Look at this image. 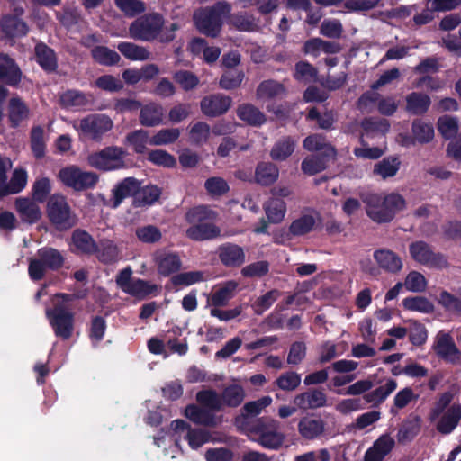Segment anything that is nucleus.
Segmentation results:
<instances>
[{
    "mask_svg": "<svg viewBox=\"0 0 461 461\" xmlns=\"http://www.w3.org/2000/svg\"><path fill=\"white\" fill-rule=\"evenodd\" d=\"M366 213L376 222H388L406 207L404 198L396 193L370 194L365 200Z\"/></svg>",
    "mask_w": 461,
    "mask_h": 461,
    "instance_id": "1",
    "label": "nucleus"
},
{
    "mask_svg": "<svg viewBox=\"0 0 461 461\" xmlns=\"http://www.w3.org/2000/svg\"><path fill=\"white\" fill-rule=\"evenodd\" d=\"M216 213L206 206H197L189 210L185 220L191 226L186 230V236L194 240L213 239L220 235V230L208 222L214 220Z\"/></svg>",
    "mask_w": 461,
    "mask_h": 461,
    "instance_id": "2",
    "label": "nucleus"
},
{
    "mask_svg": "<svg viewBox=\"0 0 461 461\" xmlns=\"http://www.w3.org/2000/svg\"><path fill=\"white\" fill-rule=\"evenodd\" d=\"M451 401V393L441 394L429 416L430 420L436 423L437 430L445 435L451 433L461 420V406L450 405Z\"/></svg>",
    "mask_w": 461,
    "mask_h": 461,
    "instance_id": "3",
    "label": "nucleus"
},
{
    "mask_svg": "<svg viewBox=\"0 0 461 461\" xmlns=\"http://www.w3.org/2000/svg\"><path fill=\"white\" fill-rule=\"evenodd\" d=\"M71 300L68 294H57L53 300L54 307L46 310V316L57 337L68 339L74 330V316L67 304Z\"/></svg>",
    "mask_w": 461,
    "mask_h": 461,
    "instance_id": "4",
    "label": "nucleus"
},
{
    "mask_svg": "<svg viewBox=\"0 0 461 461\" xmlns=\"http://www.w3.org/2000/svg\"><path fill=\"white\" fill-rule=\"evenodd\" d=\"M126 156L127 152L122 148L109 146L90 153L86 157V163L99 171H115L126 167Z\"/></svg>",
    "mask_w": 461,
    "mask_h": 461,
    "instance_id": "5",
    "label": "nucleus"
},
{
    "mask_svg": "<svg viewBox=\"0 0 461 461\" xmlns=\"http://www.w3.org/2000/svg\"><path fill=\"white\" fill-rule=\"evenodd\" d=\"M230 11V6L224 3H218L212 8L201 9L194 14V24L202 33L216 37L221 31L222 18Z\"/></svg>",
    "mask_w": 461,
    "mask_h": 461,
    "instance_id": "6",
    "label": "nucleus"
},
{
    "mask_svg": "<svg viewBox=\"0 0 461 461\" xmlns=\"http://www.w3.org/2000/svg\"><path fill=\"white\" fill-rule=\"evenodd\" d=\"M71 124L77 131L79 138L96 141H99L103 135L113 127V122L105 114H90L81 120L73 121Z\"/></svg>",
    "mask_w": 461,
    "mask_h": 461,
    "instance_id": "7",
    "label": "nucleus"
},
{
    "mask_svg": "<svg viewBox=\"0 0 461 461\" xmlns=\"http://www.w3.org/2000/svg\"><path fill=\"white\" fill-rule=\"evenodd\" d=\"M58 179L75 191H85L96 186L99 176L95 172L86 171L77 166L70 165L59 171Z\"/></svg>",
    "mask_w": 461,
    "mask_h": 461,
    "instance_id": "8",
    "label": "nucleus"
},
{
    "mask_svg": "<svg viewBox=\"0 0 461 461\" xmlns=\"http://www.w3.org/2000/svg\"><path fill=\"white\" fill-rule=\"evenodd\" d=\"M64 263L63 255L53 248H41L29 264V275L33 280L41 279L47 270H57Z\"/></svg>",
    "mask_w": 461,
    "mask_h": 461,
    "instance_id": "9",
    "label": "nucleus"
},
{
    "mask_svg": "<svg viewBox=\"0 0 461 461\" xmlns=\"http://www.w3.org/2000/svg\"><path fill=\"white\" fill-rule=\"evenodd\" d=\"M163 25L164 19L160 14H148L136 19L130 25L129 34L134 40L150 41L159 35Z\"/></svg>",
    "mask_w": 461,
    "mask_h": 461,
    "instance_id": "10",
    "label": "nucleus"
},
{
    "mask_svg": "<svg viewBox=\"0 0 461 461\" xmlns=\"http://www.w3.org/2000/svg\"><path fill=\"white\" fill-rule=\"evenodd\" d=\"M431 348L444 361L453 365L461 364V350L449 332L439 330L433 339Z\"/></svg>",
    "mask_w": 461,
    "mask_h": 461,
    "instance_id": "11",
    "label": "nucleus"
},
{
    "mask_svg": "<svg viewBox=\"0 0 461 461\" xmlns=\"http://www.w3.org/2000/svg\"><path fill=\"white\" fill-rule=\"evenodd\" d=\"M47 212L50 221L59 229H68L75 223L69 206L65 197L60 194H54L50 198Z\"/></svg>",
    "mask_w": 461,
    "mask_h": 461,
    "instance_id": "12",
    "label": "nucleus"
},
{
    "mask_svg": "<svg viewBox=\"0 0 461 461\" xmlns=\"http://www.w3.org/2000/svg\"><path fill=\"white\" fill-rule=\"evenodd\" d=\"M410 254L420 264L436 268L447 267V258L442 254L433 252L430 247L423 241L411 243L410 245Z\"/></svg>",
    "mask_w": 461,
    "mask_h": 461,
    "instance_id": "13",
    "label": "nucleus"
},
{
    "mask_svg": "<svg viewBox=\"0 0 461 461\" xmlns=\"http://www.w3.org/2000/svg\"><path fill=\"white\" fill-rule=\"evenodd\" d=\"M14 209L23 223H36L42 216L39 202L35 201L32 197H17L14 201Z\"/></svg>",
    "mask_w": 461,
    "mask_h": 461,
    "instance_id": "14",
    "label": "nucleus"
},
{
    "mask_svg": "<svg viewBox=\"0 0 461 461\" xmlns=\"http://www.w3.org/2000/svg\"><path fill=\"white\" fill-rule=\"evenodd\" d=\"M373 258L377 267L389 274H397L403 267L402 258L389 249L382 248L375 249L373 253Z\"/></svg>",
    "mask_w": 461,
    "mask_h": 461,
    "instance_id": "15",
    "label": "nucleus"
},
{
    "mask_svg": "<svg viewBox=\"0 0 461 461\" xmlns=\"http://www.w3.org/2000/svg\"><path fill=\"white\" fill-rule=\"evenodd\" d=\"M140 183L134 177H126L118 182L112 189L110 206L117 208L124 199L136 196L140 190Z\"/></svg>",
    "mask_w": 461,
    "mask_h": 461,
    "instance_id": "16",
    "label": "nucleus"
},
{
    "mask_svg": "<svg viewBox=\"0 0 461 461\" xmlns=\"http://www.w3.org/2000/svg\"><path fill=\"white\" fill-rule=\"evenodd\" d=\"M23 13L20 9L16 14H5L0 20L1 32L8 38H20L25 36L29 32V27L19 15Z\"/></svg>",
    "mask_w": 461,
    "mask_h": 461,
    "instance_id": "17",
    "label": "nucleus"
},
{
    "mask_svg": "<svg viewBox=\"0 0 461 461\" xmlns=\"http://www.w3.org/2000/svg\"><path fill=\"white\" fill-rule=\"evenodd\" d=\"M319 223H321L319 212L312 210L306 211L292 221L289 233L293 236L305 235L313 230Z\"/></svg>",
    "mask_w": 461,
    "mask_h": 461,
    "instance_id": "18",
    "label": "nucleus"
},
{
    "mask_svg": "<svg viewBox=\"0 0 461 461\" xmlns=\"http://www.w3.org/2000/svg\"><path fill=\"white\" fill-rule=\"evenodd\" d=\"M394 446V438L390 434H383L366 451L364 461H383Z\"/></svg>",
    "mask_w": 461,
    "mask_h": 461,
    "instance_id": "19",
    "label": "nucleus"
},
{
    "mask_svg": "<svg viewBox=\"0 0 461 461\" xmlns=\"http://www.w3.org/2000/svg\"><path fill=\"white\" fill-rule=\"evenodd\" d=\"M231 98L222 95H213L201 101L202 112L209 117H216L225 113L231 105Z\"/></svg>",
    "mask_w": 461,
    "mask_h": 461,
    "instance_id": "20",
    "label": "nucleus"
},
{
    "mask_svg": "<svg viewBox=\"0 0 461 461\" xmlns=\"http://www.w3.org/2000/svg\"><path fill=\"white\" fill-rule=\"evenodd\" d=\"M30 108L22 98L13 96L9 99L7 104V118L11 127H19L30 118Z\"/></svg>",
    "mask_w": 461,
    "mask_h": 461,
    "instance_id": "21",
    "label": "nucleus"
},
{
    "mask_svg": "<svg viewBox=\"0 0 461 461\" xmlns=\"http://www.w3.org/2000/svg\"><path fill=\"white\" fill-rule=\"evenodd\" d=\"M298 431L303 438L313 439L323 433L324 423L319 418L305 416L298 423Z\"/></svg>",
    "mask_w": 461,
    "mask_h": 461,
    "instance_id": "22",
    "label": "nucleus"
},
{
    "mask_svg": "<svg viewBox=\"0 0 461 461\" xmlns=\"http://www.w3.org/2000/svg\"><path fill=\"white\" fill-rule=\"evenodd\" d=\"M412 135L413 139L405 138L402 140V144L408 146L415 141L420 143L429 142L434 137L433 126L421 120H415L412 123Z\"/></svg>",
    "mask_w": 461,
    "mask_h": 461,
    "instance_id": "23",
    "label": "nucleus"
},
{
    "mask_svg": "<svg viewBox=\"0 0 461 461\" xmlns=\"http://www.w3.org/2000/svg\"><path fill=\"white\" fill-rule=\"evenodd\" d=\"M28 175L23 168H15L13 172L10 182L7 184L6 181L0 188V198L8 194H18L27 185Z\"/></svg>",
    "mask_w": 461,
    "mask_h": 461,
    "instance_id": "24",
    "label": "nucleus"
},
{
    "mask_svg": "<svg viewBox=\"0 0 461 461\" xmlns=\"http://www.w3.org/2000/svg\"><path fill=\"white\" fill-rule=\"evenodd\" d=\"M21 71L14 61L6 54L0 53V80L10 85L20 82Z\"/></svg>",
    "mask_w": 461,
    "mask_h": 461,
    "instance_id": "25",
    "label": "nucleus"
},
{
    "mask_svg": "<svg viewBox=\"0 0 461 461\" xmlns=\"http://www.w3.org/2000/svg\"><path fill=\"white\" fill-rule=\"evenodd\" d=\"M164 116L163 107L151 103L141 107L140 122L143 126L153 127L161 124Z\"/></svg>",
    "mask_w": 461,
    "mask_h": 461,
    "instance_id": "26",
    "label": "nucleus"
},
{
    "mask_svg": "<svg viewBox=\"0 0 461 461\" xmlns=\"http://www.w3.org/2000/svg\"><path fill=\"white\" fill-rule=\"evenodd\" d=\"M161 194V189L154 185L140 187L137 195L133 199V205L135 207H149L159 200Z\"/></svg>",
    "mask_w": 461,
    "mask_h": 461,
    "instance_id": "27",
    "label": "nucleus"
},
{
    "mask_svg": "<svg viewBox=\"0 0 461 461\" xmlns=\"http://www.w3.org/2000/svg\"><path fill=\"white\" fill-rule=\"evenodd\" d=\"M326 396L321 391H312L296 395L294 404L300 409H315L325 405Z\"/></svg>",
    "mask_w": 461,
    "mask_h": 461,
    "instance_id": "28",
    "label": "nucleus"
},
{
    "mask_svg": "<svg viewBox=\"0 0 461 461\" xmlns=\"http://www.w3.org/2000/svg\"><path fill=\"white\" fill-rule=\"evenodd\" d=\"M156 262L161 275L168 276L181 267L179 257L172 252L159 251L156 254Z\"/></svg>",
    "mask_w": 461,
    "mask_h": 461,
    "instance_id": "29",
    "label": "nucleus"
},
{
    "mask_svg": "<svg viewBox=\"0 0 461 461\" xmlns=\"http://www.w3.org/2000/svg\"><path fill=\"white\" fill-rule=\"evenodd\" d=\"M285 92V88L281 83L275 80H266L258 86L257 98L262 102H267L284 96Z\"/></svg>",
    "mask_w": 461,
    "mask_h": 461,
    "instance_id": "30",
    "label": "nucleus"
},
{
    "mask_svg": "<svg viewBox=\"0 0 461 461\" xmlns=\"http://www.w3.org/2000/svg\"><path fill=\"white\" fill-rule=\"evenodd\" d=\"M219 256L226 266H240L245 261V253L242 248L235 244L221 247Z\"/></svg>",
    "mask_w": 461,
    "mask_h": 461,
    "instance_id": "31",
    "label": "nucleus"
},
{
    "mask_svg": "<svg viewBox=\"0 0 461 461\" xmlns=\"http://www.w3.org/2000/svg\"><path fill=\"white\" fill-rule=\"evenodd\" d=\"M257 434L258 437L257 438H252V439L266 448L277 449L283 445L285 440L284 434L276 430H267L264 428H258Z\"/></svg>",
    "mask_w": 461,
    "mask_h": 461,
    "instance_id": "32",
    "label": "nucleus"
},
{
    "mask_svg": "<svg viewBox=\"0 0 461 461\" xmlns=\"http://www.w3.org/2000/svg\"><path fill=\"white\" fill-rule=\"evenodd\" d=\"M238 117L252 126H260L266 122V116L250 104H243L237 108Z\"/></svg>",
    "mask_w": 461,
    "mask_h": 461,
    "instance_id": "33",
    "label": "nucleus"
},
{
    "mask_svg": "<svg viewBox=\"0 0 461 461\" xmlns=\"http://www.w3.org/2000/svg\"><path fill=\"white\" fill-rule=\"evenodd\" d=\"M264 209L271 223H280L286 213V203L283 199L272 197L267 202Z\"/></svg>",
    "mask_w": 461,
    "mask_h": 461,
    "instance_id": "34",
    "label": "nucleus"
},
{
    "mask_svg": "<svg viewBox=\"0 0 461 461\" xmlns=\"http://www.w3.org/2000/svg\"><path fill=\"white\" fill-rule=\"evenodd\" d=\"M73 249L84 254H90L96 251V245L92 237L86 231L77 230L71 237Z\"/></svg>",
    "mask_w": 461,
    "mask_h": 461,
    "instance_id": "35",
    "label": "nucleus"
},
{
    "mask_svg": "<svg viewBox=\"0 0 461 461\" xmlns=\"http://www.w3.org/2000/svg\"><path fill=\"white\" fill-rule=\"evenodd\" d=\"M93 100L91 95H86L77 90H68L60 96V103L65 108H80L86 106Z\"/></svg>",
    "mask_w": 461,
    "mask_h": 461,
    "instance_id": "36",
    "label": "nucleus"
},
{
    "mask_svg": "<svg viewBox=\"0 0 461 461\" xmlns=\"http://www.w3.org/2000/svg\"><path fill=\"white\" fill-rule=\"evenodd\" d=\"M159 291L160 287L158 285L149 281L135 278L126 293L139 299H144L149 295L157 294Z\"/></svg>",
    "mask_w": 461,
    "mask_h": 461,
    "instance_id": "37",
    "label": "nucleus"
},
{
    "mask_svg": "<svg viewBox=\"0 0 461 461\" xmlns=\"http://www.w3.org/2000/svg\"><path fill=\"white\" fill-rule=\"evenodd\" d=\"M430 103L429 95L413 92L406 97V109L413 114H421L428 111Z\"/></svg>",
    "mask_w": 461,
    "mask_h": 461,
    "instance_id": "38",
    "label": "nucleus"
},
{
    "mask_svg": "<svg viewBox=\"0 0 461 461\" xmlns=\"http://www.w3.org/2000/svg\"><path fill=\"white\" fill-rule=\"evenodd\" d=\"M279 176L277 167L269 162H263L258 165L256 169V181L263 185L275 183Z\"/></svg>",
    "mask_w": 461,
    "mask_h": 461,
    "instance_id": "39",
    "label": "nucleus"
},
{
    "mask_svg": "<svg viewBox=\"0 0 461 461\" xmlns=\"http://www.w3.org/2000/svg\"><path fill=\"white\" fill-rule=\"evenodd\" d=\"M303 147L309 151H322L325 157L334 158L335 149L321 135H311L303 140Z\"/></svg>",
    "mask_w": 461,
    "mask_h": 461,
    "instance_id": "40",
    "label": "nucleus"
},
{
    "mask_svg": "<svg viewBox=\"0 0 461 461\" xmlns=\"http://www.w3.org/2000/svg\"><path fill=\"white\" fill-rule=\"evenodd\" d=\"M238 283L229 281L220 286L211 296L210 303L215 306H223L233 297Z\"/></svg>",
    "mask_w": 461,
    "mask_h": 461,
    "instance_id": "41",
    "label": "nucleus"
},
{
    "mask_svg": "<svg viewBox=\"0 0 461 461\" xmlns=\"http://www.w3.org/2000/svg\"><path fill=\"white\" fill-rule=\"evenodd\" d=\"M399 167V159L397 158L388 157L375 164L373 173L383 179H386L394 176Z\"/></svg>",
    "mask_w": 461,
    "mask_h": 461,
    "instance_id": "42",
    "label": "nucleus"
},
{
    "mask_svg": "<svg viewBox=\"0 0 461 461\" xmlns=\"http://www.w3.org/2000/svg\"><path fill=\"white\" fill-rule=\"evenodd\" d=\"M295 141L290 137H285L275 143L270 157L276 161H284L292 155L294 150Z\"/></svg>",
    "mask_w": 461,
    "mask_h": 461,
    "instance_id": "43",
    "label": "nucleus"
},
{
    "mask_svg": "<svg viewBox=\"0 0 461 461\" xmlns=\"http://www.w3.org/2000/svg\"><path fill=\"white\" fill-rule=\"evenodd\" d=\"M187 419L196 424L213 426L216 424L214 416L206 410L201 409L195 405H189L185 411Z\"/></svg>",
    "mask_w": 461,
    "mask_h": 461,
    "instance_id": "44",
    "label": "nucleus"
},
{
    "mask_svg": "<svg viewBox=\"0 0 461 461\" xmlns=\"http://www.w3.org/2000/svg\"><path fill=\"white\" fill-rule=\"evenodd\" d=\"M117 49L126 59L131 60L142 61L149 59V52L146 48L131 42H121Z\"/></svg>",
    "mask_w": 461,
    "mask_h": 461,
    "instance_id": "45",
    "label": "nucleus"
},
{
    "mask_svg": "<svg viewBox=\"0 0 461 461\" xmlns=\"http://www.w3.org/2000/svg\"><path fill=\"white\" fill-rule=\"evenodd\" d=\"M35 55L40 66L46 70H54L57 68V59L54 51L43 43L35 47Z\"/></svg>",
    "mask_w": 461,
    "mask_h": 461,
    "instance_id": "46",
    "label": "nucleus"
},
{
    "mask_svg": "<svg viewBox=\"0 0 461 461\" xmlns=\"http://www.w3.org/2000/svg\"><path fill=\"white\" fill-rule=\"evenodd\" d=\"M407 334H409V339L414 346H421L428 339V330L426 327L416 321H406Z\"/></svg>",
    "mask_w": 461,
    "mask_h": 461,
    "instance_id": "47",
    "label": "nucleus"
},
{
    "mask_svg": "<svg viewBox=\"0 0 461 461\" xmlns=\"http://www.w3.org/2000/svg\"><path fill=\"white\" fill-rule=\"evenodd\" d=\"M93 59L104 66H113L117 64L121 58L120 55L105 46H97L91 50Z\"/></svg>",
    "mask_w": 461,
    "mask_h": 461,
    "instance_id": "48",
    "label": "nucleus"
},
{
    "mask_svg": "<svg viewBox=\"0 0 461 461\" xmlns=\"http://www.w3.org/2000/svg\"><path fill=\"white\" fill-rule=\"evenodd\" d=\"M397 387V383L393 379H387L384 385L376 388L367 393L365 398L366 402L374 404L383 402Z\"/></svg>",
    "mask_w": 461,
    "mask_h": 461,
    "instance_id": "49",
    "label": "nucleus"
},
{
    "mask_svg": "<svg viewBox=\"0 0 461 461\" xmlns=\"http://www.w3.org/2000/svg\"><path fill=\"white\" fill-rule=\"evenodd\" d=\"M404 309L421 313H430L434 311L433 303L422 296H411L402 300Z\"/></svg>",
    "mask_w": 461,
    "mask_h": 461,
    "instance_id": "50",
    "label": "nucleus"
},
{
    "mask_svg": "<svg viewBox=\"0 0 461 461\" xmlns=\"http://www.w3.org/2000/svg\"><path fill=\"white\" fill-rule=\"evenodd\" d=\"M245 398V392L240 385L232 384L226 387L221 394L222 405L236 407L240 405Z\"/></svg>",
    "mask_w": 461,
    "mask_h": 461,
    "instance_id": "51",
    "label": "nucleus"
},
{
    "mask_svg": "<svg viewBox=\"0 0 461 461\" xmlns=\"http://www.w3.org/2000/svg\"><path fill=\"white\" fill-rule=\"evenodd\" d=\"M180 136L177 128L162 129L149 138V145L163 146L175 142Z\"/></svg>",
    "mask_w": 461,
    "mask_h": 461,
    "instance_id": "52",
    "label": "nucleus"
},
{
    "mask_svg": "<svg viewBox=\"0 0 461 461\" xmlns=\"http://www.w3.org/2000/svg\"><path fill=\"white\" fill-rule=\"evenodd\" d=\"M211 134L210 126L203 122H197L190 127L189 136L190 140L196 144L202 145L209 140Z\"/></svg>",
    "mask_w": 461,
    "mask_h": 461,
    "instance_id": "53",
    "label": "nucleus"
},
{
    "mask_svg": "<svg viewBox=\"0 0 461 461\" xmlns=\"http://www.w3.org/2000/svg\"><path fill=\"white\" fill-rule=\"evenodd\" d=\"M126 143L131 146L137 153H143L147 144H149V137L146 131L136 130L127 135Z\"/></svg>",
    "mask_w": 461,
    "mask_h": 461,
    "instance_id": "54",
    "label": "nucleus"
},
{
    "mask_svg": "<svg viewBox=\"0 0 461 461\" xmlns=\"http://www.w3.org/2000/svg\"><path fill=\"white\" fill-rule=\"evenodd\" d=\"M51 192V182L48 177H40L35 180L32 186V197L43 203Z\"/></svg>",
    "mask_w": 461,
    "mask_h": 461,
    "instance_id": "55",
    "label": "nucleus"
},
{
    "mask_svg": "<svg viewBox=\"0 0 461 461\" xmlns=\"http://www.w3.org/2000/svg\"><path fill=\"white\" fill-rule=\"evenodd\" d=\"M438 130L444 138L450 139L458 131V121L453 116H441L438 120Z\"/></svg>",
    "mask_w": 461,
    "mask_h": 461,
    "instance_id": "56",
    "label": "nucleus"
},
{
    "mask_svg": "<svg viewBox=\"0 0 461 461\" xmlns=\"http://www.w3.org/2000/svg\"><path fill=\"white\" fill-rule=\"evenodd\" d=\"M196 399L199 403L210 410L218 411L223 406L221 396H219L214 391L200 392L197 393Z\"/></svg>",
    "mask_w": 461,
    "mask_h": 461,
    "instance_id": "57",
    "label": "nucleus"
},
{
    "mask_svg": "<svg viewBox=\"0 0 461 461\" xmlns=\"http://www.w3.org/2000/svg\"><path fill=\"white\" fill-rule=\"evenodd\" d=\"M31 146L34 156L38 158H42L45 153L44 131L40 126H35L31 132Z\"/></svg>",
    "mask_w": 461,
    "mask_h": 461,
    "instance_id": "58",
    "label": "nucleus"
},
{
    "mask_svg": "<svg viewBox=\"0 0 461 461\" xmlns=\"http://www.w3.org/2000/svg\"><path fill=\"white\" fill-rule=\"evenodd\" d=\"M403 285L413 293L423 292L427 287V280L420 272L411 271L405 277Z\"/></svg>",
    "mask_w": 461,
    "mask_h": 461,
    "instance_id": "59",
    "label": "nucleus"
},
{
    "mask_svg": "<svg viewBox=\"0 0 461 461\" xmlns=\"http://www.w3.org/2000/svg\"><path fill=\"white\" fill-rule=\"evenodd\" d=\"M116 6L125 15L133 17L146 10L145 4L140 0H115Z\"/></svg>",
    "mask_w": 461,
    "mask_h": 461,
    "instance_id": "60",
    "label": "nucleus"
},
{
    "mask_svg": "<svg viewBox=\"0 0 461 461\" xmlns=\"http://www.w3.org/2000/svg\"><path fill=\"white\" fill-rule=\"evenodd\" d=\"M137 238L144 243H155L161 240L162 233L160 230L154 225H145L137 228Z\"/></svg>",
    "mask_w": 461,
    "mask_h": 461,
    "instance_id": "61",
    "label": "nucleus"
},
{
    "mask_svg": "<svg viewBox=\"0 0 461 461\" xmlns=\"http://www.w3.org/2000/svg\"><path fill=\"white\" fill-rule=\"evenodd\" d=\"M438 303L447 311L456 316H461V300L447 291H442L438 296Z\"/></svg>",
    "mask_w": 461,
    "mask_h": 461,
    "instance_id": "62",
    "label": "nucleus"
},
{
    "mask_svg": "<svg viewBox=\"0 0 461 461\" xmlns=\"http://www.w3.org/2000/svg\"><path fill=\"white\" fill-rule=\"evenodd\" d=\"M95 86L104 91L118 92L123 88V83L117 77L112 75H104L99 77Z\"/></svg>",
    "mask_w": 461,
    "mask_h": 461,
    "instance_id": "63",
    "label": "nucleus"
},
{
    "mask_svg": "<svg viewBox=\"0 0 461 461\" xmlns=\"http://www.w3.org/2000/svg\"><path fill=\"white\" fill-rule=\"evenodd\" d=\"M148 159L155 165L165 167H173L176 164V158L171 154L162 149L150 151Z\"/></svg>",
    "mask_w": 461,
    "mask_h": 461,
    "instance_id": "64",
    "label": "nucleus"
}]
</instances>
